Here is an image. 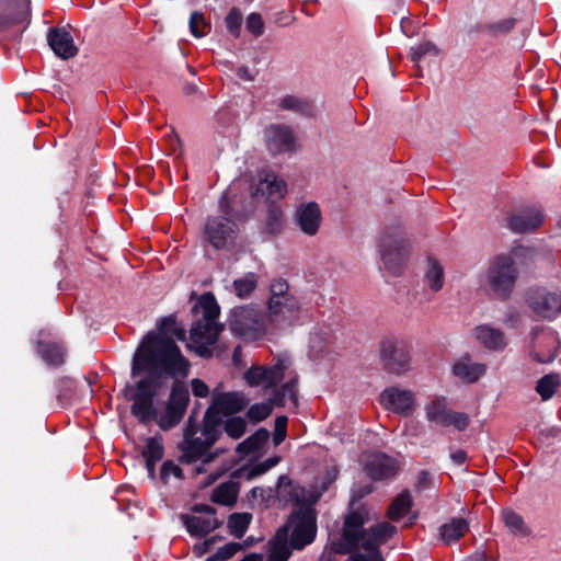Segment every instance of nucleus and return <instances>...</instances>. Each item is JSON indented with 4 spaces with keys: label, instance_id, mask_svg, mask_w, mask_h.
<instances>
[{
    "label": "nucleus",
    "instance_id": "1",
    "mask_svg": "<svg viewBox=\"0 0 561 561\" xmlns=\"http://www.w3.org/2000/svg\"><path fill=\"white\" fill-rule=\"evenodd\" d=\"M186 331L178 325L173 316L164 317L158 324V332H149L133 358V376L141 371L148 376L140 379L130 399L131 414L141 423L154 421L162 431L175 427L183 419L190 394L186 387L175 381L163 411L154 407V399L163 385V375L184 378L188 375L190 363L182 355L175 341H185Z\"/></svg>",
    "mask_w": 561,
    "mask_h": 561
},
{
    "label": "nucleus",
    "instance_id": "2",
    "mask_svg": "<svg viewBox=\"0 0 561 561\" xmlns=\"http://www.w3.org/2000/svg\"><path fill=\"white\" fill-rule=\"evenodd\" d=\"M370 520L368 511L359 507L350 513L344 520L342 536L346 548L337 552H352L348 561H383L380 546L397 533V527L388 522L364 528Z\"/></svg>",
    "mask_w": 561,
    "mask_h": 561
},
{
    "label": "nucleus",
    "instance_id": "3",
    "mask_svg": "<svg viewBox=\"0 0 561 561\" xmlns=\"http://www.w3.org/2000/svg\"><path fill=\"white\" fill-rule=\"evenodd\" d=\"M221 435L220 417L205 413L201 424L192 416L188 417L183 430V440L179 444L180 460L183 463L201 462L195 468L197 474L205 472V466L213 462L219 455L211 448Z\"/></svg>",
    "mask_w": 561,
    "mask_h": 561
},
{
    "label": "nucleus",
    "instance_id": "4",
    "mask_svg": "<svg viewBox=\"0 0 561 561\" xmlns=\"http://www.w3.org/2000/svg\"><path fill=\"white\" fill-rule=\"evenodd\" d=\"M196 313L202 314L191 328L190 347L201 357L209 358L213 356L210 348L218 339L222 328L217 323L219 316V307L210 294L203 295L198 306L193 309Z\"/></svg>",
    "mask_w": 561,
    "mask_h": 561
},
{
    "label": "nucleus",
    "instance_id": "5",
    "mask_svg": "<svg viewBox=\"0 0 561 561\" xmlns=\"http://www.w3.org/2000/svg\"><path fill=\"white\" fill-rule=\"evenodd\" d=\"M239 233L237 215L230 207L228 193L219 199V214L209 216L204 226V237L216 250L233 244Z\"/></svg>",
    "mask_w": 561,
    "mask_h": 561
},
{
    "label": "nucleus",
    "instance_id": "6",
    "mask_svg": "<svg viewBox=\"0 0 561 561\" xmlns=\"http://www.w3.org/2000/svg\"><path fill=\"white\" fill-rule=\"evenodd\" d=\"M411 243L400 227L386 228L378 241V252L385 268L394 276L402 273L409 259Z\"/></svg>",
    "mask_w": 561,
    "mask_h": 561
},
{
    "label": "nucleus",
    "instance_id": "7",
    "mask_svg": "<svg viewBox=\"0 0 561 561\" xmlns=\"http://www.w3.org/2000/svg\"><path fill=\"white\" fill-rule=\"evenodd\" d=\"M518 277L514 259L508 254H499L489 261L484 273L490 291L500 299L511 296Z\"/></svg>",
    "mask_w": 561,
    "mask_h": 561
},
{
    "label": "nucleus",
    "instance_id": "8",
    "mask_svg": "<svg viewBox=\"0 0 561 561\" xmlns=\"http://www.w3.org/2000/svg\"><path fill=\"white\" fill-rule=\"evenodd\" d=\"M286 529L291 546L301 550L313 542L317 535V514L311 506H300L288 517L286 524L280 527Z\"/></svg>",
    "mask_w": 561,
    "mask_h": 561
},
{
    "label": "nucleus",
    "instance_id": "9",
    "mask_svg": "<svg viewBox=\"0 0 561 561\" xmlns=\"http://www.w3.org/2000/svg\"><path fill=\"white\" fill-rule=\"evenodd\" d=\"M378 353L381 366L389 374L402 376L410 370L411 352L404 340L387 336L380 341Z\"/></svg>",
    "mask_w": 561,
    "mask_h": 561
},
{
    "label": "nucleus",
    "instance_id": "10",
    "mask_svg": "<svg viewBox=\"0 0 561 561\" xmlns=\"http://www.w3.org/2000/svg\"><path fill=\"white\" fill-rule=\"evenodd\" d=\"M229 327L234 334L248 340H256L266 332L263 316L251 306L233 308L229 319Z\"/></svg>",
    "mask_w": 561,
    "mask_h": 561
},
{
    "label": "nucleus",
    "instance_id": "11",
    "mask_svg": "<svg viewBox=\"0 0 561 561\" xmlns=\"http://www.w3.org/2000/svg\"><path fill=\"white\" fill-rule=\"evenodd\" d=\"M426 419L440 426H454L463 431L469 425V416L462 412H455L447 409L446 399L437 398L425 407Z\"/></svg>",
    "mask_w": 561,
    "mask_h": 561
},
{
    "label": "nucleus",
    "instance_id": "12",
    "mask_svg": "<svg viewBox=\"0 0 561 561\" xmlns=\"http://www.w3.org/2000/svg\"><path fill=\"white\" fill-rule=\"evenodd\" d=\"M288 367V360L278 358L272 366L251 367L244 373L243 378L250 387L273 388L283 380Z\"/></svg>",
    "mask_w": 561,
    "mask_h": 561
},
{
    "label": "nucleus",
    "instance_id": "13",
    "mask_svg": "<svg viewBox=\"0 0 561 561\" xmlns=\"http://www.w3.org/2000/svg\"><path fill=\"white\" fill-rule=\"evenodd\" d=\"M268 321L277 328L290 327L299 317V300L293 297H285L278 300H268Z\"/></svg>",
    "mask_w": 561,
    "mask_h": 561
},
{
    "label": "nucleus",
    "instance_id": "14",
    "mask_svg": "<svg viewBox=\"0 0 561 561\" xmlns=\"http://www.w3.org/2000/svg\"><path fill=\"white\" fill-rule=\"evenodd\" d=\"M248 403L249 399L243 392H221L215 389L211 404L205 413H211L214 417H219V414L228 416L242 411Z\"/></svg>",
    "mask_w": 561,
    "mask_h": 561
},
{
    "label": "nucleus",
    "instance_id": "15",
    "mask_svg": "<svg viewBox=\"0 0 561 561\" xmlns=\"http://www.w3.org/2000/svg\"><path fill=\"white\" fill-rule=\"evenodd\" d=\"M267 149L273 154L291 152L296 148V139L289 126L272 124L264 130Z\"/></svg>",
    "mask_w": 561,
    "mask_h": 561
},
{
    "label": "nucleus",
    "instance_id": "16",
    "mask_svg": "<svg viewBox=\"0 0 561 561\" xmlns=\"http://www.w3.org/2000/svg\"><path fill=\"white\" fill-rule=\"evenodd\" d=\"M194 512L205 513L206 516H183V523L187 531L193 536H206L217 529L221 523L215 516V510L210 505L198 504L194 506Z\"/></svg>",
    "mask_w": 561,
    "mask_h": 561
},
{
    "label": "nucleus",
    "instance_id": "17",
    "mask_svg": "<svg viewBox=\"0 0 561 561\" xmlns=\"http://www.w3.org/2000/svg\"><path fill=\"white\" fill-rule=\"evenodd\" d=\"M380 402L387 410L408 416L414 409V393L411 390L389 387L381 392Z\"/></svg>",
    "mask_w": 561,
    "mask_h": 561
},
{
    "label": "nucleus",
    "instance_id": "18",
    "mask_svg": "<svg viewBox=\"0 0 561 561\" xmlns=\"http://www.w3.org/2000/svg\"><path fill=\"white\" fill-rule=\"evenodd\" d=\"M528 305L537 316L551 320L561 312V296L536 290L528 296Z\"/></svg>",
    "mask_w": 561,
    "mask_h": 561
},
{
    "label": "nucleus",
    "instance_id": "19",
    "mask_svg": "<svg viewBox=\"0 0 561 561\" xmlns=\"http://www.w3.org/2000/svg\"><path fill=\"white\" fill-rule=\"evenodd\" d=\"M295 220L299 229L308 236H314L320 228L322 215L314 202L301 204L297 207Z\"/></svg>",
    "mask_w": 561,
    "mask_h": 561
},
{
    "label": "nucleus",
    "instance_id": "20",
    "mask_svg": "<svg viewBox=\"0 0 561 561\" xmlns=\"http://www.w3.org/2000/svg\"><path fill=\"white\" fill-rule=\"evenodd\" d=\"M398 469V461L385 454H375L370 456L365 465V471L373 480L391 478L396 476Z\"/></svg>",
    "mask_w": 561,
    "mask_h": 561
},
{
    "label": "nucleus",
    "instance_id": "21",
    "mask_svg": "<svg viewBox=\"0 0 561 561\" xmlns=\"http://www.w3.org/2000/svg\"><path fill=\"white\" fill-rule=\"evenodd\" d=\"M542 222V213L534 207L522 209L507 218L508 228L518 233L533 231Z\"/></svg>",
    "mask_w": 561,
    "mask_h": 561
},
{
    "label": "nucleus",
    "instance_id": "22",
    "mask_svg": "<svg viewBox=\"0 0 561 561\" xmlns=\"http://www.w3.org/2000/svg\"><path fill=\"white\" fill-rule=\"evenodd\" d=\"M47 42L53 51L62 59H69L78 53L71 34L65 28H50L47 35Z\"/></svg>",
    "mask_w": 561,
    "mask_h": 561
},
{
    "label": "nucleus",
    "instance_id": "23",
    "mask_svg": "<svg viewBox=\"0 0 561 561\" xmlns=\"http://www.w3.org/2000/svg\"><path fill=\"white\" fill-rule=\"evenodd\" d=\"M294 549L286 529L279 528L267 543V561H287Z\"/></svg>",
    "mask_w": 561,
    "mask_h": 561
},
{
    "label": "nucleus",
    "instance_id": "24",
    "mask_svg": "<svg viewBox=\"0 0 561 561\" xmlns=\"http://www.w3.org/2000/svg\"><path fill=\"white\" fill-rule=\"evenodd\" d=\"M476 340L484 347L492 351H502L506 346L504 333L486 324L478 325L473 330Z\"/></svg>",
    "mask_w": 561,
    "mask_h": 561
},
{
    "label": "nucleus",
    "instance_id": "25",
    "mask_svg": "<svg viewBox=\"0 0 561 561\" xmlns=\"http://www.w3.org/2000/svg\"><path fill=\"white\" fill-rule=\"evenodd\" d=\"M485 370V365L473 363L468 357H462L453 366L454 375L468 383L476 382Z\"/></svg>",
    "mask_w": 561,
    "mask_h": 561
},
{
    "label": "nucleus",
    "instance_id": "26",
    "mask_svg": "<svg viewBox=\"0 0 561 561\" xmlns=\"http://www.w3.org/2000/svg\"><path fill=\"white\" fill-rule=\"evenodd\" d=\"M231 473L230 480L216 486L211 494V501L217 504L231 506L236 503L239 493V480Z\"/></svg>",
    "mask_w": 561,
    "mask_h": 561
},
{
    "label": "nucleus",
    "instance_id": "27",
    "mask_svg": "<svg viewBox=\"0 0 561 561\" xmlns=\"http://www.w3.org/2000/svg\"><path fill=\"white\" fill-rule=\"evenodd\" d=\"M426 264L424 282L432 291L437 293L443 289L445 284L444 266L434 257H428Z\"/></svg>",
    "mask_w": 561,
    "mask_h": 561
},
{
    "label": "nucleus",
    "instance_id": "28",
    "mask_svg": "<svg viewBox=\"0 0 561 561\" xmlns=\"http://www.w3.org/2000/svg\"><path fill=\"white\" fill-rule=\"evenodd\" d=\"M286 191V184L283 180L276 179L273 174H267L253 193L254 196L262 195L271 199L280 198Z\"/></svg>",
    "mask_w": 561,
    "mask_h": 561
},
{
    "label": "nucleus",
    "instance_id": "29",
    "mask_svg": "<svg viewBox=\"0 0 561 561\" xmlns=\"http://www.w3.org/2000/svg\"><path fill=\"white\" fill-rule=\"evenodd\" d=\"M278 107L304 116H312L313 114V105L309 100L293 94L280 98Z\"/></svg>",
    "mask_w": 561,
    "mask_h": 561
},
{
    "label": "nucleus",
    "instance_id": "30",
    "mask_svg": "<svg viewBox=\"0 0 561 561\" xmlns=\"http://www.w3.org/2000/svg\"><path fill=\"white\" fill-rule=\"evenodd\" d=\"M539 341L542 342L548 348L543 352L537 350L535 344L530 350V356L538 363L547 364L551 363L556 357V351L559 347V340L552 333H543Z\"/></svg>",
    "mask_w": 561,
    "mask_h": 561
},
{
    "label": "nucleus",
    "instance_id": "31",
    "mask_svg": "<svg viewBox=\"0 0 561 561\" xmlns=\"http://www.w3.org/2000/svg\"><path fill=\"white\" fill-rule=\"evenodd\" d=\"M279 461L280 457L273 456L254 466H243L233 471V478H244L245 480H251L257 476L267 472L270 469L275 467Z\"/></svg>",
    "mask_w": 561,
    "mask_h": 561
},
{
    "label": "nucleus",
    "instance_id": "32",
    "mask_svg": "<svg viewBox=\"0 0 561 561\" xmlns=\"http://www.w3.org/2000/svg\"><path fill=\"white\" fill-rule=\"evenodd\" d=\"M271 399L273 404L277 407H285L287 401H290L294 407H297V379L291 378L289 381L285 382L280 388L274 390Z\"/></svg>",
    "mask_w": 561,
    "mask_h": 561
},
{
    "label": "nucleus",
    "instance_id": "33",
    "mask_svg": "<svg viewBox=\"0 0 561 561\" xmlns=\"http://www.w3.org/2000/svg\"><path fill=\"white\" fill-rule=\"evenodd\" d=\"M468 528V522L465 518L458 517L440 526L439 534L444 542L450 543L462 537Z\"/></svg>",
    "mask_w": 561,
    "mask_h": 561
},
{
    "label": "nucleus",
    "instance_id": "34",
    "mask_svg": "<svg viewBox=\"0 0 561 561\" xmlns=\"http://www.w3.org/2000/svg\"><path fill=\"white\" fill-rule=\"evenodd\" d=\"M503 522L508 531L515 537H527L530 534L529 527L525 524L523 517L511 508L502 512Z\"/></svg>",
    "mask_w": 561,
    "mask_h": 561
},
{
    "label": "nucleus",
    "instance_id": "35",
    "mask_svg": "<svg viewBox=\"0 0 561 561\" xmlns=\"http://www.w3.org/2000/svg\"><path fill=\"white\" fill-rule=\"evenodd\" d=\"M38 353L42 359L50 366H60L65 363L66 351L57 343H39Z\"/></svg>",
    "mask_w": 561,
    "mask_h": 561
},
{
    "label": "nucleus",
    "instance_id": "36",
    "mask_svg": "<svg viewBox=\"0 0 561 561\" xmlns=\"http://www.w3.org/2000/svg\"><path fill=\"white\" fill-rule=\"evenodd\" d=\"M413 500L409 491H403L398 494L388 508L387 516L391 520H399L408 514L412 507Z\"/></svg>",
    "mask_w": 561,
    "mask_h": 561
},
{
    "label": "nucleus",
    "instance_id": "37",
    "mask_svg": "<svg viewBox=\"0 0 561 561\" xmlns=\"http://www.w3.org/2000/svg\"><path fill=\"white\" fill-rule=\"evenodd\" d=\"M561 386V376L551 373L541 377L536 385V392L543 401L550 400Z\"/></svg>",
    "mask_w": 561,
    "mask_h": 561
},
{
    "label": "nucleus",
    "instance_id": "38",
    "mask_svg": "<svg viewBox=\"0 0 561 561\" xmlns=\"http://www.w3.org/2000/svg\"><path fill=\"white\" fill-rule=\"evenodd\" d=\"M270 432L266 428H259L254 434L238 444L237 453L249 455L257 451L268 439Z\"/></svg>",
    "mask_w": 561,
    "mask_h": 561
},
{
    "label": "nucleus",
    "instance_id": "39",
    "mask_svg": "<svg viewBox=\"0 0 561 561\" xmlns=\"http://www.w3.org/2000/svg\"><path fill=\"white\" fill-rule=\"evenodd\" d=\"M16 11L11 16H1L0 15V28L9 27L15 24H22L24 22L28 23V7L30 0H14Z\"/></svg>",
    "mask_w": 561,
    "mask_h": 561
},
{
    "label": "nucleus",
    "instance_id": "40",
    "mask_svg": "<svg viewBox=\"0 0 561 561\" xmlns=\"http://www.w3.org/2000/svg\"><path fill=\"white\" fill-rule=\"evenodd\" d=\"M252 520L250 513H233L228 520V528L230 534L240 539L244 536Z\"/></svg>",
    "mask_w": 561,
    "mask_h": 561
},
{
    "label": "nucleus",
    "instance_id": "41",
    "mask_svg": "<svg viewBox=\"0 0 561 561\" xmlns=\"http://www.w3.org/2000/svg\"><path fill=\"white\" fill-rule=\"evenodd\" d=\"M221 432L224 431L230 438L239 439L247 431V422L241 416H230L225 422L220 421Z\"/></svg>",
    "mask_w": 561,
    "mask_h": 561
},
{
    "label": "nucleus",
    "instance_id": "42",
    "mask_svg": "<svg viewBox=\"0 0 561 561\" xmlns=\"http://www.w3.org/2000/svg\"><path fill=\"white\" fill-rule=\"evenodd\" d=\"M516 24L513 18H506L499 21L484 23L481 25V31L491 36H499L510 33Z\"/></svg>",
    "mask_w": 561,
    "mask_h": 561
},
{
    "label": "nucleus",
    "instance_id": "43",
    "mask_svg": "<svg viewBox=\"0 0 561 561\" xmlns=\"http://www.w3.org/2000/svg\"><path fill=\"white\" fill-rule=\"evenodd\" d=\"M146 460L159 461L163 457V444L161 437H149L142 451Z\"/></svg>",
    "mask_w": 561,
    "mask_h": 561
},
{
    "label": "nucleus",
    "instance_id": "44",
    "mask_svg": "<svg viewBox=\"0 0 561 561\" xmlns=\"http://www.w3.org/2000/svg\"><path fill=\"white\" fill-rule=\"evenodd\" d=\"M274 405L272 399L267 402L255 403L249 408L247 415L253 423L261 422L270 416Z\"/></svg>",
    "mask_w": 561,
    "mask_h": 561
},
{
    "label": "nucleus",
    "instance_id": "45",
    "mask_svg": "<svg viewBox=\"0 0 561 561\" xmlns=\"http://www.w3.org/2000/svg\"><path fill=\"white\" fill-rule=\"evenodd\" d=\"M190 30L195 37H203L210 31V25L205 21L204 15L194 11L190 16Z\"/></svg>",
    "mask_w": 561,
    "mask_h": 561
},
{
    "label": "nucleus",
    "instance_id": "46",
    "mask_svg": "<svg viewBox=\"0 0 561 561\" xmlns=\"http://www.w3.org/2000/svg\"><path fill=\"white\" fill-rule=\"evenodd\" d=\"M228 32L236 38L240 37L242 25V13L239 9L232 8L225 18Z\"/></svg>",
    "mask_w": 561,
    "mask_h": 561
},
{
    "label": "nucleus",
    "instance_id": "47",
    "mask_svg": "<svg viewBox=\"0 0 561 561\" xmlns=\"http://www.w3.org/2000/svg\"><path fill=\"white\" fill-rule=\"evenodd\" d=\"M256 287V279L254 274H248L243 278L233 282V288L238 297L243 298L249 296Z\"/></svg>",
    "mask_w": 561,
    "mask_h": 561
},
{
    "label": "nucleus",
    "instance_id": "48",
    "mask_svg": "<svg viewBox=\"0 0 561 561\" xmlns=\"http://www.w3.org/2000/svg\"><path fill=\"white\" fill-rule=\"evenodd\" d=\"M439 54V49L431 42L422 43L415 47L411 48V59L413 62L417 64L420 60L426 56H437Z\"/></svg>",
    "mask_w": 561,
    "mask_h": 561
},
{
    "label": "nucleus",
    "instance_id": "49",
    "mask_svg": "<svg viewBox=\"0 0 561 561\" xmlns=\"http://www.w3.org/2000/svg\"><path fill=\"white\" fill-rule=\"evenodd\" d=\"M238 551H241L239 542H229L220 547L207 561H226L232 558Z\"/></svg>",
    "mask_w": 561,
    "mask_h": 561
},
{
    "label": "nucleus",
    "instance_id": "50",
    "mask_svg": "<svg viewBox=\"0 0 561 561\" xmlns=\"http://www.w3.org/2000/svg\"><path fill=\"white\" fill-rule=\"evenodd\" d=\"M289 293V286L284 279H276L271 284V297L268 300H278L285 297H293Z\"/></svg>",
    "mask_w": 561,
    "mask_h": 561
},
{
    "label": "nucleus",
    "instance_id": "51",
    "mask_svg": "<svg viewBox=\"0 0 561 561\" xmlns=\"http://www.w3.org/2000/svg\"><path fill=\"white\" fill-rule=\"evenodd\" d=\"M247 30L255 37L261 36L264 33V22L259 13H251L245 21Z\"/></svg>",
    "mask_w": 561,
    "mask_h": 561
},
{
    "label": "nucleus",
    "instance_id": "52",
    "mask_svg": "<svg viewBox=\"0 0 561 561\" xmlns=\"http://www.w3.org/2000/svg\"><path fill=\"white\" fill-rule=\"evenodd\" d=\"M171 476H173V477H175L178 479H182L183 478V471L172 460H167L161 466L160 478H161V480L164 483H167Z\"/></svg>",
    "mask_w": 561,
    "mask_h": 561
},
{
    "label": "nucleus",
    "instance_id": "53",
    "mask_svg": "<svg viewBox=\"0 0 561 561\" xmlns=\"http://www.w3.org/2000/svg\"><path fill=\"white\" fill-rule=\"evenodd\" d=\"M287 423L288 419L285 415L277 416L275 420V428H274V436H273V443L275 446H278L280 443H283L287 435Z\"/></svg>",
    "mask_w": 561,
    "mask_h": 561
},
{
    "label": "nucleus",
    "instance_id": "54",
    "mask_svg": "<svg viewBox=\"0 0 561 561\" xmlns=\"http://www.w3.org/2000/svg\"><path fill=\"white\" fill-rule=\"evenodd\" d=\"M192 391L195 397L206 398L209 393L208 386L201 379H193L191 381Z\"/></svg>",
    "mask_w": 561,
    "mask_h": 561
},
{
    "label": "nucleus",
    "instance_id": "55",
    "mask_svg": "<svg viewBox=\"0 0 561 561\" xmlns=\"http://www.w3.org/2000/svg\"><path fill=\"white\" fill-rule=\"evenodd\" d=\"M280 218H282V211L274 207V208H271L270 211H268V221H270V227H271V230L274 231V230H277L280 226Z\"/></svg>",
    "mask_w": 561,
    "mask_h": 561
},
{
    "label": "nucleus",
    "instance_id": "56",
    "mask_svg": "<svg viewBox=\"0 0 561 561\" xmlns=\"http://www.w3.org/2000/svg\"><path fill=\"white\" fill-rule=\"evenodd\" d=\"M237 75L239 78L245 81H253L255 76L252 73V71L248 67H239L237 69Z\"/></svg>",
    "mask_w": 561,
    "mask_h": 561
},
{
    "label": "nucleus",
    "instance_id": "57",
    "mask_svg": "<svg viewBox=\"0 0 561 561\" xmlns=\"http://www.w3.org/2000/svg\"><path fill=\"white\" fill-rule=\"evenodd\" d=\"M451 460L456 465H462L467 459V454L463 450H457L450 455Z\"/></svg>",
    "mask_w": 561,
    "mask_h": 561
},
{
    "label": "nucleus",
    "instance_id": "58",
    "mask_svg": "<svg viewBox=\"0 0 561 561\" xmlns=\"http://www.w3.org/2000/svg\"><path fill=\"white\" fill-rule=\"evenodd\" d=\"M467 561H496L493 557H490L485 554L484 552H477L470 558H468Z\"/></svg>",
    "mask_w": 561,
    "mask_h": 561
},
{
    "label": "nucleus",
    "instance_id": "59",
    "mask_svg": "<svg viewBox=\"0 0 561 561\" xmlns=\"http://www.w3.org/2000/svg\"><path fill=\"white\" fill-rule=\"evenodd\" d=\"M228 471V468H221V469H218L216 472L211 473L209 477H208V480L207 482L205 483V485H209L211 483H214L216 480H218L222 474H225L226 472Z\"/></svg>",
    "mask_w": 561,
    "mask_h": 561
},
{
    "label": "nucleus",
    "instance_id": "60",
    "mask_svg": "<svg viewBox=\"0 0 561 561\" xmlns=\"http://www.w3.org/2000/svg\"><path fill=\"white\" fill-rule=\"evenodd\" d=\"M256 542H259V539L254 538L253 536H250L247 539H244L243 542H239V546L241 547V550H245L254 546Z\"/></svg>",
    "mask_w": 561,
    "mask_h": 561
},
{
    "label": "nucleus",
    "instance_id": "61",
    "mask_svg": "<svg viewBox=\"0 0 561 561\" xmlns=\"http://www.w3.org/2000/svg\"><path fill=\"white\" fill-rule=\"evenodd\" d=\"M242 350L241 346H236L232 354V360L234 365H239L241 360Z\"/></svg>",
    "mask_w": 561,
    "mask_h": 561
},
{
    "label": "nucleus",
    "instance_id": "62",
    "mask_svg": "<svg viewBox=\"0 0 561 561\" xmlns=\"http://www.w3.org/2000/svg\"><path fill=\"white\" fill-rule=\"evenodd\" d=\"M156 463H157V461L146 460V468L148 470L149 477H151V478H154Z\"/></svg>",
    "mask_w": 561,
    "mask_h": 561
},
{
    "label": "nucleus",
    "instance_id": "63",
    "mask_svg": "<svg viewBox=\"0 0 561 561\" xmlns=\"http://www.w3.org/2000/svg\"><path fill=\"white\" fill-rule=\"evenodd\" d=\"M284 483H290V481L288 480V478L286 476H280L278 478V486L280 488Z\"/></svg>",
    "mask_w": 561,
    "mask_h": 561
},
{
    "label": "nucleus",
    "instance_id": "64",
    "mask_svg": "<svg viewBox=\"0 0 561 561\" xmlns=\"http://www.w3.org/2000/svg\"><path fill=\"white\" fill-rule=\"evenodd\" d=\"M427 474L425 472L420 473V481H425Z\"/></svg>",
    "mask_w": 561,
    "mask_h": 561
}]
</instances>
